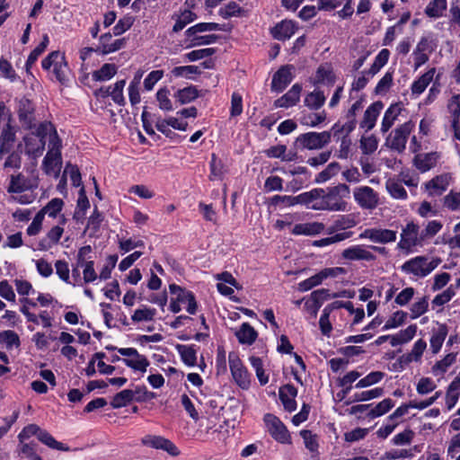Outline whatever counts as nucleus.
Here are the masks:
<instances>
[{
	"mask_svg": "<svg viewBox=\"0 0 460 460\" xmlns=\"http://www.w3.org/2000/svg\"><path fill=\"white\" fill-rule=\"evenodd\" d=\"M64 201L59 198H54L49 200L44 207H42L38 214L41 216L43 219L47 217L49 219L57 220L56 223L66 224L68 219L66 216L62 212L64 208Z\"/></svg>",
	"mask_w": 460,
	"mask_h": 460,
	"instance_id": "nucleus-16",
	"label": "nucleus"
},
{
	"mask_svg": "<svg viewBox=\"0 0 460 460\" xmlns=\"http://www.w3.org/2000/svg\"><path fill=\"white\" fill-rule=\"evenodd\" d=\"M358 224L357 217L353 214L339 216L329 228L328 233L332 234L339 230H346L354 227Z\"/></svg>",
	"mask_w": 460,
	"mask_h": 460,
	"instance_id": "nucleus-39",
	"label": "nucleus"
},
{
	"mask_svg": "<svg viewBox=\"0 0 460 460\" xmlns=\"http://www.w3.org/2000/svg\"><path fill=\"white\" fill-rule=\"evenodd\" d=\"M36 436L47 447L60 451H68L69 447L57 441L47 430L41 429L37 424L25 426L18 435L19 442H23L31 437Z\"/></svg>",
	"mask_w": 460,
	"mask_h": 460,
	"instance_id": "nucleus-8",
	"label": "nucleus"
},
{
	"mask_svg": "<svg viewBox=\"0 0 460 460\" xmlns=\"http://www.w3.org/2000/svg\"><path fill=\"white\" fill-rule=\"evenodd\" d=\"M427 349V343L424 340L419 339L417 340L411 351L406 355L407 362H420L421 360L422 355Z\"/></svg>",
	"mask_w": 460,
	"mask_h": 460,
	"instance_id": "nucleus-47",
	"label": "nucleus"
},
{
	"mask_svg": "<svg viewBox=\"0 0 460 460\" xmlns=\"http://www.w3.org/2000/svg\"><path fill=\"white\" fill-rule=\"evenodd\" d=\"M126 85V80L117 81L112 86H110L109 94L111 95L113 102L120 106H124L126 103L123 90Z\"/></svg>",
	"mask_w": 460,
	"mask_h": 460,
	"instance_id": "nucleus-50",
	"label": "nucleus"
},
{
	"mask_svg": "<svg viewBox=\"0 0 460 460\" xmlns=\"http://www.w3.org/2000/svg\"><path fill=\"white\" fill-rule=\"evenodd\" d=\"M0 341L4 343L7 349L20 346V339L18 334L11 330L0 332Z\"/></svg>",
	"mask_w": 460,
	"mask_h": 460,
	"instance_id": "nucleus-63",
	"label": "nucleus"
},
{
	"mask_svg": "<svg viewBox=\"0 0 460 460\" xmlns=\"http://www.w3.org/2000/svg\"><path fill=\"white\" fill-rule=\"evenodd\" d=\"M436 388L437 385L431 377H420L416 384V391L420 395L428 394Z\"/></svg>",
	"mask_w": 460,
	"mask_h": 460,
	"instance_id": "nucleus-60",
	"label": "nucleus"
},
{
	"mask_svg": "<svg viewBox=\"0 0 460 460\" xmlns=\"http://www.w3.org/2000/svg\"><path fill=\"white\" fill-rule=\"evenodd\" d=\"M394 406V401L390 398H385L370 410L369 415L372 418L383 416L384 414L387 413Z\"/></svg>",
	"mask_w": 460,
	"mask_h": 460,
	"instance_id": "nucleus-57",
	"label": "nucleus"
},
{
	"mask_svg": "<svg viewBox=\"0 0 460 460\" xmlns=\"http://www.w3.org/2000/svg\"><path fill=\"white\" fill-rule=\"evenodd\" d=\"M199 96L198 90L195 86H189L180 89L175 93V98L181 104L189 103Z\"/></svg>",
	"mask_w": 460,
	"mask_h": 460,
	"instance_id": "nucleus-52",
	"label": "nucleus"
},
{
	"mask_svg": "<svg viewBox=\"0 0 460 460\" xmlns=\"http://www.w3.org/2000/svg\"><path fill=\"white\" fill-rule=\"evenodd\" d=\"M301 90L302 87L299 84H294L286 94L275 101V106L289 108L296 105L299 102Z\"/></svg>",
	"mask_w": 460,
	"mask_h": 460,
	"instance_id": "nucleus-33",
	"label": "nucleus"
},
{
	"mask_svg": "<svg viewBox=\"0 0 460 460\" xmlns=\"http://www.w3.org/2000/svg\"><path fill=\"white\" fill-rule=\"evenodd\" d=\"M17 127L11 111L0 102V153H9L16 141Z\"/></svg>",
	"mask_w": 460,
	"mask_h": 460,
	"instance_id": "nucleus-3",
	"label": "nucleus"
},
{
	"mask_svg": "<svg viewBox=\"0 0 460 460\" xmlns=\"http://www.w3.org/2000/svg\"><path fill=\"white\" fill-rule=\"evenodd\" d=\"M451 181V174L443 173L426 182L425 189L429 196H438L447 190Z\"/></svg>",
	"mask_w": 460,
	"mask_h": 460,
	"instance_id": "nucleus-22",
	"label": "nucleus"
},
{
	"mask_svg": "<svg viewBox=\"0 0 460 460\" xmlns=\"http://www.w3.org/2000/svg\"><path fill=\"white\" fill-rule=\"evenodd\" d=\"M447 9V0H432L425 9V13L431 18L441 17Z\"/></svg>",
	"mask_w": 460,
	"mask_h": 460,
	"instance_id": "nucleus-49",
	"label": "nucleus"
},
{
	"mask_svg": "<svg viewBox=\"0 0 460 460\" xmlns=\"http://www.w3.org/2000/svg\"><path fill=\"white\" fill-rule=\"evenodd\" d=\"M66 225V224L59 223L51 225L45 235L39 241L35 249L41 252H47L58 245L65 233Z\"/></svg>",
	"mask_w": 460,
	"mask_h": 460,
	"instance_id": "nucleus-14",
	"label": "nucleus"
},
{
	"mask_svg": "<svg viewBox=\"0 0 460 460\" xmlns=\"http://www.w3.org/2000/svg\"><path fill=\"white\" fill-rule=\"evenodd\" d=\"M136 398V392L131 389H125L113 396L111 405L114 409H119L128 405Z\"/></svg>",
	"mask_w": 460,
	"mask_h": 460,
	"instance_id": "nucleus-44",
	"label": "nucleus"
},
{
	"mask_svg": "<svg viewBox=\"0 0 460 460\" xmlns=\"http://www.w3.org/2000/svg\"><path fill=\"white\" fill-rule=\"evenodd\" d=\"M266 430L273 439L280 444H290L291 436L285 424L277 416L267 413L263 417Z\"/></svg>",
	"mask_w": 460,
	"mask_h": 460,
	"instance_id": "nucleus-11",
	"label": "nucleus"
},
{
	"mask_svg": "<svg viewBox=\"0 0 460 460\" xmlns=\"http://www.w3.org/2000/svg\"><path fill=\"white\" fill-rule=\"evenodd\" d=\"M383 107L384 105L381 102H376L368 106L360 122V128L366 131L371 130L375 127Z\"/></svg>",
	"mask_w": 460,
	"mask_h": 460,
	"instance_id": "nucleus-26",
	"label": "nucleus"
},
{
	"mask_svg": "<svg viewBox=\"0 0 460 460\" xmlns=\"http://www.w3.org/2000/svg\"><path fill=\"white\" fill-rule=\"evenodd\" d=\"M412 128L413 124L411 121L402 124L389 134L385 142L386 146L395 151L402 152Z\"/></svg>",
	"mask_w": 460,
	"mask_h": 460,
	"instance_id": "nucleus-12",
	"label": "nucleus"
},
{
	"mask_svg": "<svg viewBox=\"0 0 460 460\" xmlns=\"http://www.w3.org/2000/svg\"><path fill=\"white\" fill-rule=\"evenodd\" d=\"M385 376V374L382 371H372L363 378L359 379L355 385V387L361 389L376 385L384 379Z\"/></svg>",
	"mask_w": 460,
	"mask_h": 460,
	"instance_id": "nucleus-46",
	"label": "nucleus"
},
{
	"mask_svg": "<svg viewBox=\"0 0 460 460\" xmlns=\"http://www.w3.org/2000/svg\"><path fill=\"white\" fill-rule=\"evenodd\" d=\"M433 48L428 38H421L413 51L414 67L418 69L429 60V55Z\"/></svg>",
	"mask_w": 460,
	"mask_h": 460,
	"instance_id": "nucleus-24",
	"label": "nucleus"
},
{
	"mask_svg": "<svg viewBox=\"0 0 460 460\" xmlns=\"http://www.w3.org/2000/svg\"><path fill=\"white\" fill-rule=\"evenodd\" d=\"M403 109L402 102H395L391 104L385 111V115L381 123V131L387 132L392 126L394 124L398 116L401 114Z\"/></svg>",
	"mask_w": 460,
	"mask_h": 460,
	"instance_id": "nucleus-30",
	"label": "nucleus"
},
{
	"mask_svg": "<svg viewBox=\"0 0 460 460\" xmlns=\"http://www.w3.org/2000/svg\"><path fill=\"white\" fill-rule=\"evenodd\" d=\"M317 194V191H309L302 193L296 197L290 196H276L274 197L275 202L282 201L286 203L288 206H294L296 204H305L308 208H310V204L312 201V195Z\"/></svg>",
	"mask_w": 460,
	"mask_h": 460,
	"instance_id": "nucleus-40",
	"label": "nucleus"
},
{
	"mask_svg": "<svg viewBox=\"0 0 460 460\" xmlns=\"http://www.w3.org/2000/svg\"><path fill=\"white\" fill-rule=\"evenodd\" d=\"M170 90L166 87L161 88L156 93V101L161 110L171 111L173 110L172 102L170 99Z\"/></svg>",
	"mask_w": 460,
	"mask_h": 460,
	"instance_id": "nucleus-54",
	"label": "nucleus"
},
{
	"mask_svg": "<svg viewBox=\"0 0 460 460\" xmlns=\"http://www.w3.org/2000/svg\"><path fill=\"white\" fill-rule=\"evenodd\" d=\"M325 101V97L323 93L314 91L307 94L305 98V104L310 108L316 110L320 108Z\"/></svg>",
	"mask_w": 460,
	"mask_h": 460,
	"instance_id": "nucleus-61",
	"label": "nucleus"
},
{
	"mask_svg": "<svg viewBox=\"0 0 460 460\" xmlns=\"http://www.w3.org/2000/svg\"><path fill=\"white\" fill-rule=\"evenodd\" d=\"M39 182L37 178H28L22 173H14L10 175L7 191L9 193H17L34 190L38 187Z\"/></svg>",
	"mask_w": 460,
	"mask_h": 460,
	"instance_id": "nucleus-18",
	"label": "nucleus"
},
{
	"mask_svg": "<svg viewBox=\"0 0 460 460\" xmlns=\"http://www.w3.org/2000/svg\"><path fill=\"white\" fill-rule=\"evenodd\" d=\"M297 26L291 20H283L277 23L271 30V35L278 40H286L290 39L296 32Z\"/></svg>",
	"mask_w": 460,
	"mask_h": 460,
	"instance_id": "nucleus-25",
	"label": "nucleus"
},
{
	"mask_svg": "<svg viewBox=\"0 0 460 460\" xmlns=\"http://www.w3.org/2000/svg\"><path fill=\"white\" fill-rule=\"evenodd\" d=\"M447 327L445 324H438V328L435 329L430 337V349L434 354L438 353L441 349L442 345L447 336Z\"/></svg>",
	"mask_w": 460,
	"mask_h": 460,
	"instance_id": "nucleus-38",
	"label": "nucleus"
},
{
	"mask_svg": "<svg viewBox=\"0 0 460 460\" xmlns=\"http://www.w3.org/2000/svg\"><path fill=\"white\" fill-rule=\"evenodd\" d=\"M268 157L279 158L285 162L294 161L296 154L294 151H288L287 146L284 145H277L270 147L265 151Z\"/></svg>",
	"mask_w": 460,
	"mask_h": 460,
	"instance_id": "nucleus-41",
	"label": "nucleus"
},
{
	"mask_svg": "<svg viewBox=\"0 0 460 460\" xmlns=\"http://www.w3.org/2000/svg\"><path fill=\"white\" fill-rule=\"evenodd\" d=\"M234 334L239 343L248 346L253 344L258 338L257 331L248 323H243Z\"/></svg>",
	"mask_w": 460,
	"mask_h": 460,
	"instance_id": "nucleus-35",
	"label": "nucleus"
},
{
	"mask_svg": "<svg viewBox=\"0 0 460 460\" xmlns=\"http://www.w3.org/2000/svg\"><path fill=\"white\" fill-rule=\"evenodd\" d=\"M349 297L351 298L353 294L349 291L343 290L341 293H330L328 289H319L314 291L310 294L309 296L304 297V306L303 311L305 314H308L311 318H314L317 315V313L321 307V298L323 299H331L337 297Z\"/></svg>",
	"mask_w": 460,
	"mask_h": 460,
	"instance_id": "nucleus-7",
	"label": "nucleus"
},
{
	"mask_svg": "<svg viewBox=\"0 0 460 460\" xmlns=\"http://www.w3.org/2000/svg\"><path fill=\"white\" fill-rule=\"evenodd\" d=\"M407 313L402 310L395 311L385 323L382 330L388 331L402 326L407 320Z\"/></svg>",
	"mask_w": 460,
	"mask_h": 460,
	"instance_id": "nucleus-45",
	"label": "nucleus"
},
{
	"mask_svg": "<svg viewBox=\"0 0 460 460\" xmlns=\"http://www.w3.org/2000/svg\"><path fill=\"white\" fill-rule=\"evenodd\" d=\"M42 67L50 71L56 79L61 84H66L68 80V66L65 57L59 51L51 52L42 60Z\"/></svg>",
	"mask_w": 460,
	"mask_h": 460,
	"instance_id": "nucleus-9",
	"label": "nucleus"
},
{
	"mask_svg": "<svg viewBox=\"0 0 460 460\" xmlns=\"http://www.w3.org/2000/svg\"><path fill=\"white\" fill-rule=\"evenodd\" d=\"M118 352L125 357L122 361L124 364L135 371L142 373L146 372L149 366V361L146 356L141 355L134 348H119Z\"/></svg>",
	"mask_w": 460,
	"mask_h": 460,
	"instance_id": "nucleus-13",
	"label": "nucleus"
},
{
	"mask_svg": "<svg viewBox=\"0 0 460 460\" xmlns=\"http://www.w3.org/2000/svg\"><path fill=\"white\" fill-rule=\"evenodd\" d=\"M141 443L147 447L165 451L172 456L181 454L174 443L162 436L147 434L141 438Z\"/></svg>",
	"mask_w": 460,
	"mask_h": 460,
	"instance_id": "nucleus-15",
	"label": "nucleus"
},
{
	"mask_svg": "<svg viewBox=\"0 0 460 460\" xmlns=\"http://www.w3.org/2000/svg\"><path fill=\"white\" fill-rule=\"evenodd\" d=\"M169 289L174 296L170 303V309L172 312L179 313L181 310V305L187 304V312L190 314H194L196 313L197 303L191 292L184 290L175 284H171Z\"/></svg>",
	"mask_w": 460,
	"mask_h": 460,
	"instance_id": "nucleus-10",
	"label": "nucleus"
},
{
	"mask_svg": "<svg viewBox=\"0 0 460 460\" xmlns=\"http://www.w3.org/2000/svg\"><path fill=\"white\" fill-rule=\"evenodd\" d=\"M201 72L200 67L198 66H176L172 70V74L176 77H186L192 79L194 75H198Z\"/></svg>",
	"mask_w": 460,
	"mask_h": 460,
	"instance_id": "nucleus-58",
	"label": "nucleus"
},
{
	"mask_svg": "<svg viewBox=\"0 0 460 460\" xmlns=\"http://www.w3.org/2000/svg\"><path fill=\"white\" fill-rule=\"evenodd\" d=\"M219 24L215 22H200L190 27L186 31L188 37L196 36L198 33L219 30Z\"/></svg>",
	"mask_w": 460,
	"mask_h": 460,
	"instance_id": "nucleus-56",
	"label": "nucleus"
},
{
	"mask_svg": "<svg viewBox=\"0 0 460 460\" xmlns=\"http://www.w3.org/2000/svg\"><path fill=\"white\" fill-rule=\"evenodd\" d=\"M429 307V301L427 297H421L415 301L411 308V318L416 319L425 314Z\"/></svg>",
	"mask_w": 460,
	"mask_h": 460,
	"instance_id": "nucleus-64",
	"label": "nucleus"
},
{
	"mask_svg": "<svg viewBox=\"0 0 460 460\" xmlns=\"http://www.w3.org/2000/svg\"><path fill=\"white\" fill-rule=\"evenodd\" d=\"M397 234L394 230L385 228H367L360 233V239H367L376 243H389L396 240Z\"/></svg>",
	"mask_w": 460,
	"mask_h": 460,
	"instance_id": "nucleus-19",
	"label": "nucleus"
},
{
	"mask_svg": "<svg viewBox=\"0 0 460 460\" xmlns=\"http://www.w3.org/2000/svg\"><path fill=\"white\" fill-rule=\"evenodd\" d=\"M232 376L242 389L250 386V375L239 358L232 359Z\"/></svg>",
	"mask_w": 460,
	"mask_h": 460,
	"instance_id": "nucleus-28",
	"label": "nucleus"
},
{
	"mask_svg": "<svg viewBox=\"0 0 460 460\" xmlns=\"http://www.w3.org/2000/svg\"><path fill=\"white\" fill-rule=\"evenodd\" d=\"M332 314L326 312L323 308L319 319V327L323 336L330 337L332 332Z\"/></svg>",
	"mask_w": 460,
	"mask_h": 460,
	"instance_id": "nucleus-55",
	"label": "nucleus"
},
{
	"mask_svg": "<svg viewBox=\"0 0 460 460\" xmlns=\"http://www.w3.org/2000/svg\"><path fill=\"white\" fill-rule=\"evenodd\" d=\"M34 107L27 98H22L18 102L17 112L20 120L28 127L31 126Z\"/></svg>",
	"mask_w": 460,
	"mask_h": 460,
	"instance_id": "nucleus-36",
	"label": "nucleus"
},
{
	"mask_svg": "<svg viewBox=\"0 0 460 460\" xmlns=\"http://www.w3.org/2000/svg\"><path fill=\"white\" fill-rule=\"evenodd\" d=\"M336 75L332 66L330 64L321 65L314 76V84L321 85H332L335 82Z\"/></svg>",
	"mask_w": 460,
	"mask_h": 460,
	"instance_id": "nucleus-29",
	"label": "nucleus"
},
{
	"mask_svg": "<svg viewBox=\"0 0 460 460\" xmlns=\"http://www.w3.org/2000/svg\"><path fill=\"white\" fill-rule=\"evenodd\" d=\"M436 74L435 68L429 69L426 73L420 75L419 78L413 81L411 86V95L419 97L432 82Z\"/></svg>",
	"mask_w": 460,
	"mask_h": 460,
	"instance_id": "nucleus-31",
	"label": "nucleus"
},
{
	"mask_svg": "<svg viewBox=\"0 0 460 460\" xmlns=\"http://www.w3.org/2000/svg\"><path fill=\"white\" fill-rule=\"evenodd\" d=\"M292 66H283L273 75L271 88L275 92H282L292 81Z\"/></svg>",
	"mask_w": 460,
	"mask_h": 460,
	"instance_id": "nucleus-27",
	"label": "nucleus"
},
{
	"mask_svg": "<svg viewBox=\"0 0 460 460\" xmlns=\"http://www.w3.org/2000/svg\"><path fill=\"white\" fill-rule=\"evenodd\" d=\"M324 228L321 222H307L294 226L291 232L296 235H316L323 232Z\"/></svg>",
	"mask_w": 460,
	"mask_h": 460,
	"instance_id": "nucleus-34",
	"label": "nucleus"
},
{
	"mask_svg": "<svg viewBox=\"0 0 460 460\" xmlns=\"http://www.w3.org/2000/svg\"><path fill=\"white\" fill-rule=\"evenodd\" d=\"M424 241L422 234L420 233L419 226L413 222H409L402 229L397 248L409 254L413 252L417 246H422Z\"/></svg>",
	"mask_w": 460,
	"mask_h": 460,
	"instance_id": "nucleus-6",
	"label": "nucleus"
},
{
	"mask_svg": "<svg viewBox=\"0 0 460 460\" xmlns=\"http://www.w3.org/2000/svg\"><path fill=\"white\" fill-rule=\"evenodd\" d=\"M389 58L390 51L387 49H381L367 70V75L375 76L387 64Z\"/></svg>",
	"mask_w": 460,
	"mask_h": 460,
	"instance_id": "nucleus-43",
	"label": "nucleus"
},
{
	"mask_svg": "<svg viewBox=\"0 0 460 460\" xmlns=\"http://www.w3.org/2000/svg\"><path fill=\"white\" fill-rule=\"evenodd\" d=\"M356 203L363 209H374L378 205V194L368 186H359L353 190Z\"/></svg>",
	"mask_w": 460,
	"mask_h": 460,
	"instance_id": "nucleus-17",
	"label": "nucleus"
},
{
	"mask_svg": "<svg viewBox=\"0 0 460 460\" xmlns=\"http://www.w3.org/2000/svg\"><path fill=\"white\" fill-rule=\"evenodd\" d=\"M340 164L338 163H331L323 172L315 178L317 183H323L340 172Z\"/></svg>",
	"mask_w": 460,
	"mask_h": 460,
	"instance_id": "nucleus-62",
	"label": "nucleus"
},
{
	"mask_svg": "<svg viewBox=\"0 0 460 460\" xmlns=\"http://www.w3.org/2000/svg\"><path fill=\"white\" fill-rule=\"evenodd\" d=\"M250 362L253 369L255 370L257 378L261 385H266L269 382V376L265 373L263 369V363L260 358L251 357Z\"/></svg>",
	"mask_w": 460,
	"mask_h": 460,
	"instance_id": "nucleus-59",
	"label": "nucleus"
},
{
	"mask_svg": "<svg viewBox=\"0 0 460 460\" xmlns=\"http://www.w3.org/2000/svg\"><path fill=\"white\" fill-rule=\"evenodd\" d=\"M385 186L387 191L394 199H405L407 198V192L401 181L394 179H389L386 181Z\"/></svg>",
	"mask_w": 460,
	"mask_h": 460,
	"instance_id": "nucleus-48",
	"label": "nucleus"
},
{
	"mask_svg": "<svg viewBox=\"0 0 460 460\" xmlns=\"http://www.w3.org/2000/svg\"><path fill=\"white\" fill-rule=\"evenodd\" d=\"M52 132L57 133V130L50 122L40 123L35 132H31L24 137L25 153L33 157L41 155L45 148L46 139H48L49 144L52 138Z\"/></svg>",
	"mask_w": 460,
	"mask_h": 460,
	"instance_id": "nucleus-2",
	"label": "nucleus"
},
{
	"mask_svg": "<svg viewBox=\"0 0 460 460\" xmlns=\"http://www.w3.org/2000/svg\"><path fill=\"white\" fill-rule=\"evenodd\" d=\"M62 141L58 133L52 132V138L48 144V152L42 161V170L47 175L58 178L62 167Z\"/></svg>",
	"mask_w": 460,
	"mask_h": 460,
	"instance_id": "nucleus-4",
	"label": "nucleus"
},
{
	"mask_svg": "<svg viewBox=\"0 0 460 460\" xmlns=\"http://www.w3.org/2000/svg\"><path fill=\"white\" fill-rule=\"evenodd\" d=\"M341 256L349 261H373L375 255L370 252L369 247L362 244H355L343 250Z\"/></svg>",
	"mask_w": 460,
	"mask_h": 460,
	"instance_id": "nucleus-23",
	"label": "nucleus"
},
{
	"mask_svg": "<svg viewBox=\"0 0 460 460\" xmlns=\"http://www.w3.org/2000/svg\"><path fill=\"white\" fill-rule=\"evenodd\" d=\"M460 397V378H455L449 385L446 394V406L448 411L452 410L457 403Z\"/></svg>",
	"mask_w": 460,
	"mask_h": 460,
	"instance_id": "nucleus-42",
	"label": "nucleus"
},
{
	"mask_svg": "<svg viewBox=\"0 0 460 460\" xmlns=\"http://www.w3.org/2000/svg\"><path fill=\"white\" fill-rule=\"evenodd\" d=\"M177 350L182 361L188 366H194L197 361V351L193 346L178 345Z\"/></svg>",
	"mask_w": 460,
	"mask_h": 460,
	"instance_id": "nucleus-51",
	"label": "nucleus"
},
{
	"mask_svg": "<svg viewBox=\"0 0 460 460\" xmlns=\"http://www.w3.org/2000/svg\"><path fill=\"white\" fill-rule=\"evenodd\" d=\"M312 191H317V194L312 195L310 208L342 212L348 210V199L350 196L348 185L341 183L326 190L314 189Z\"/></svg>",
	"mask_w": 460,
	"mask_h": 460,
	"instance_id": "nucleus-1",
	"label": "nucleus"
},
{
	"mask_svg": "<svg viewBox=\"0 0 460 460\" xmlns=\"http://www.w3.org/2000/svg\"><path fill=\"white\" fill-rule=\"evenodd\" d=\"M331 140V133L329 132H309L299 137L301 145L306 149H319L328 144Z\"/></svg>",
	"mask_w": 460,
	"mask_h": 460,
	"instance_id": "nucleus-20",
	"label": "nucleus"
},
{
	"mask_svg": "<svg viewBox=\"0 0 460 460\" xmlns=\"http://www.w3.org/2000/svg\"><path fill=\"white\" fill-rule=\"evenodd\" d=\"M441 261L438 257L420 255L406 261L401 269L405 274L425 278L437 269Z\"/></svg>",
	"mask_w": 460,
	"mask_h": 460,
	"instance_id": "nucleus-5",
	"label": "nucleus"
},
{
	"mask_svg": "<svg viewBox=\"0 0 460 460\" xmlns=\"http://www.w3.org/2000/svg\"><path fill=\"white\" fill-rule=\"evenodd\" d=\"M125 45V38L112 40V35L107 32L99 38V45L96 48V51H99L102 55H108L123 49Z\"/></svg>",
	"mask_w": 460,
	"mask_h": 460,
	"instance_id": "nucleus-21",
	"label": "nucleus"
},
{
	"mask_svg": "<svg viewBox=\"0 0 460 460\" xmlns=\"http://www.w3.org/2000/svg\"><path fill=\"white\" fill-rule=\"evenodd\" d=\"M297 390L292 385H286L279 389V397L288 411H294L296 409V397Z\"/></svg>",
	"mask_w": 460,
	"mask_h": 460,
	"instance_id": "nucleus-32",
	"label": "nucleus"
},
{
	"mask_svg": "<svg viewBox=\"0 0 460 460\" xmlns=\"http://www.w3.org/2000/svg\"><path fill=\"white\" fill-rule=\"evenodd\" d=\"M116 73V65L106 63L99 70L93 72V77L97 81H106L113 77Z\"/></svg>",
	"mask_w": 460,
	"mask_h": 460,
	"instance_id": "nucleus-53",
	"label": "nucleus"
},
{
	"mask_svg": "<svg viewBox=\"0 0 460 460\" xmlns=\"http://www.w3.org/2000/svg\"><path fill=\"white\" fill-rule=\"evenodd\" d=\"M438 157L437 153L420 154L414 158V165L420 172H424L436 165Z\"/></svg>",
	"mask_w": 460,
	"mask_h": 460,
	"instance_id": "nucleus-37",
	"label": "nucleus"
}]
</instances>
